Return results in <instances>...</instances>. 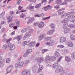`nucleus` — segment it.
Listing matches in <instances>:
<instances>
[{
    "mask_svg": "<svg viewBox=\"0 0 75 75\" xmlns=\"http://www.w3.org/2000/svg\"><path fill=\"white\" fill-rule=\"evenodd\" d=\"M63 58L62 56H61L57 60V62L54 63L53 65V67L55 69L56 73L58 74L59 72H61L63 71V68L61 66H59V64H58L59 62L61 61V59Z\"/></svg>",
    "mask_w": 75,
    "mask_h": 75,
    "instance_id": "obj_1",
    "label": "nucleus"
},
{
    "mask_svg": "<svg viewBox=\"0 0 75 75\" xmlns=\"http://www.w3.org/2000/svg\"><path fill=\"white\" fill-rule=\"evenodd\" d=\"M56 59V58L54 56H52L50 57L49 56H47L45 58V63H47L49 61H54Z\"/></svg>",
    "mask_w": 75,
    "mask_h": 75,
    "instance_id": "obj_2",
    "label": "nucleus"
},
{
    "mask_svg": "<svg viewBox=\"0 0 75 75\" xmlns=\"http://www.w3.org/2000/svg\"><path fill=\"white\" fill-rule=\"evenodd\" d=\"M24 62L23 61L17 62L15 66V68L17 69L18 67H19V68H23V67L24 65Z\"/></svg>",
    "mask_w": 75,
    "mask_h": 75,
    "instance_id": "obj_3",
    "label": "nucleus"
},
{
    "mask_svg": "<svg viewBox=\"0 0 75 75\" xmlns=\"http://www.w3.org/2000/svg\"><path fill=\"white\" fill-rule=\"evenodd\" d=\"M8 47L9 48V50L11 51L16 49V46L14 44H12L9 42L8 44Z\"/></svg>",
    "mask_w": 75,
    "mask_h": 75,
    "instance_id": "obj_4",
    "label": "nucleus"
},
{
    "mask_svg": "<svg viewBox=\"0 0 75 75\" xmlns=\"http://www.w3.org/2000/svg\"><path fill=\"white\" fill-rule=\"evenodd\" d=\"M75 13V11L70 12L68 13H65L64 14L62 15L61 16V18H64V17H66L69 15H70V14H73Z\"/></svg>",
    "mask_w": 75,
    "mask_h": 75,
    "instance_id": "obj_5",
    "label": "nucleus"
},
{
    "mask_svg": "<svg viewBox=\"0 0 75 75\" xmlns=\"http://www.w3.org/2000/svg\"><path fill=\"white\" fill-rule=\"evenodd\" d=\"M0 61H0V68H2L5 64V60L3 59V57H0Z\"/></svg>",
    "mask_w": 75,
    "mask_h": 75,
    "instance_id": "obj_6",
    "label": "nucleus"
},
{
    "mask_svg": "<svg viewBox=\"0 0 75 75\" xmlns=\"http://www.w3.org/2000/svg\"><path fill=\"white\" fill-rule=\"evenodd\" d=\"M67 41V38L64 37H62L60 39L59 42L60 43H64Z\"/></svg>",
    "mask_w": 75,
    "mask_h": 75,
    "instance_id": "obj_7",
    "label": "nucleus"
},
{
    "mask_svg": "<svg viewBox=\"0 0 75 75\" xmlns=\"http://www.w3.org/2000/svg\"><path fill=\"white\" fill-rule=\"evenodd\" d=\"M45 34H41L38 37V40L39 41H41L44 38H45Z\"/></svg>",
    "mask_w": 75,
    "mask_h": 75,
    "instance_id": "obj_8",
    "label": "nucleus"
},
{
    "mask_svg": "<svg viewBox=\"0 0 75 75\" xmlns=\"http://www.w3.org/2000/svg\"><path fill=\"white\" fill-rule=\"evenodd\" d=\"M71 31V28H65L64 29L63 32L64 34H66L68 33H69Z\"/></svg>",
    "mask_w": 75,
    "mask_h": 75,
    "instance_id": "obj_9",
    "label": "nucleus"
},
{
    "mask_svg": "<svg viewBox=\"0 0 75 75\" xmlns=\"http://www.w3.org/2000/svg\"><path fill=\"white\" fill-rule=\"evenodd\" d=\"M36 44V42L35 41H34L31 42H30V43L28 45L29 47H33V46H34Z\"/></svg>",
    "mask_w": 75,
    "mask_h": 75,
    "instance_id": "obj_10",
    "label": "nucleus"
},
{
    "mask_svg": "<svg viewBox=\"0 0 75 75\" xmlns=\"http://www.w3.org/2000/svg\"><path fill=\"white\" fill-rule=\"evenodd\" d=\"M54 32H55V29L48 30L47 31V34H48V35H52Z\"/></svg>",
    "mask_w": 75,
    "mask_h": 75,
    "instance_id": "obj_11",
    "label": "nucleus"
},
{
    "mask_svg": "<svg viewBox=\"0 0 75 75\" xmlns=\"http://www.w3.org/2000/svg\"><path fill=\"white\" fill-rule=\"evenodd\" d=\"M31 35L30 33L29 32H26L24 35V38L25 39H27V38H29V37H31Z\"/></svg>",
    "mask_w": 75,
    "mask_h": 75,
    "instance_id": "obj_12",
    "label": "nucleus"
},
{
    "mask_svg": "<svg viewBox=\"0 0 75 75\" xmlns=\"http://www.w3.org/2000/svg\"><path fill=\"white\" fill-rule=\"evenodd\" d=\"M38 67L37 66H33L32 68L33 72L35 73L37 70Z\"/></svg>",
    "mask_w": 75,
    "mask_h": 75,
    "instance_id": "obj_13",
    "label": "nucleus"
},
{
    "mask_svg": "<svg viewBox=\"0 0 75 75\" xmlns=\"http://www.w3.org/2000/svg\"><path fill=\"white\" fill-rule=\"evenodd\" d=\"M66 45L69 47H74V44L73 42H71L66 43Z\"/></svg>",
    "mask_w": 75,
    "mask_h": 75,
    "instance_id": "obj_14",
    "label": "nucleus"
},
{
    "mask_svg": "<svg viewBox=\"0 0 75 75\" xmlns=\"http://www.w3.org/2000/svg\"><path fill=\"white\" fill-rule=\"evenodd\" d=\"M44 60V59L42 57H40L37 58V61L39 63H41L42 62H43Z\"/></svg>",
    "mask_w": 75,
    "mask_h": 75,
    "instance_id": "obj_15",
    "label": "nucleus"
},
{
    "mask_svg": "<svg viewBox=\"0 0 75 75\" xmlns=\"http://www.w3.org/2000/svg\"><path fill=\"white\" fill-rule=\"evenodd\" d=\"M35 18H32L29 19L27 22V24H31V23H33L34 21Z\"/></svg>",
    "mask_w": 75,
    "mask_h": 75,
    "instance_id": "obj_16",
    "label": "nucleus"
},
{
    "mask_svg": "<svg viewBox=\"0 0 75 75\" xmlns=\"http://www.w3.org/2000/svg\"><path fill=\"white\" fill-rule=\"evenodd\" d=\"M13 66L12 65H11L9 66V67L6 69V71L7 72H11L13 69Z\"/></svg>",
    "mask_w": 75,
    "mask_h": 75,
    "instance_id": "obj_17",
    "label": "nucleus"
},
{
    "mask_svg": "<svg viewBox=\"0 0 75 75\" xmlns=\"http://www.w3.org/2000/svg\"><path fill=\"white\" fill-rule=\"evenodd\" d=\"M70 21L69 19L66 18H64L62 21V23H67L68 22H69Z\"/></svg>",
    "mask_w": 75,
    "mask_h": 75,
    "instance_id": "obj_18",
    "label": "nucleus"
},
{
    "mask_svg": "<svg viewBox=\"0 0 75 75\" xmlns=\"http://www.w3.org/2000/svg\"><path fill=\"white\" fill-rule=\"evenodd\" d=\"M5 14V11L3 12L0 15V18L4 20L5 19V17H4V16Z\"/></svg>",
    "mask_w": 75,
    "mask_h": 75,
    "instance_id": "obj_19",
    "label": "nucleus"
},
{
    "mask_svg": "<svg viewBox=\"0 0 75 75\" xmlns=\"http://www.w3.org/2000/svg\"><path fill=\"white\" fill-rule=\"evenodd\" d=\"M13 16L11 15L8 18V23H11V22H12L13 21Z\"/></svg>",
    "mask_w": 75,
    "mask_h": 75,
    "instance_id": "obj_20",
    "label": "nucleus"
},
{
    "mask_svg": "<svg viewBox=\"0 0 75 75\" xmlns=\"http://www.w3.org/2000/svg\"><path fill=\"white\" fill-rule=\"evenodd\" d=\"M12 40V39L11 38H10L9 39H7L6 38H4L3 39V42H5L6 41V43H8V42H10V41H11Z\"/></svg>",
    "mask_w": 75,
    "mask_h": 75,
    "instance_id": "obj_21",
    "label": "nucleus"
},
{
    "mask_svg": "<svg viewBox=\"0 0 75 75\" xmlns=\"http://www.w3.org/2000/svg\"><path fill=\"white\" fill-rule=\"evenodd\" d=\"M45 16V14L42 13L40 14H37L35 16V17H44Z\"/></svg>",
    "mask_w": 75,
    "mask_h": 75,
    "instance_id": "obj_22",
    "label": "nucleus"
},
{
    "mask_svg": "<svg viewBox=\"0 0 75 75\" xmlns=\"http://www.w3.org/2000/svg\"><path fill=\"white\" fill-rule=\"evenodd\" d=\"M43 68L42 67V65H40L39 66V68L38 71V73H40L42 71V69Z\"/></svg>",
    "mask_w": 75,
    "mask_h": 75,
    "instance_id": "obj_23",
    "label": "nucleus"
},
{
    "mask_svg": "<svg viewBox=\"0 0 75 75\" xmlns=\"http://www.w3.org/2000/svg\"><path fill=\"white\" fill-rule=\"evenodd\" d=\"M18 39V41H20V40L21 39V37L20 36H16L15 38L13 39V40H15Z\"/></svg>",
    "mask_w": 75,
    "mask_h": 75,
    "instance_id": "obj_24",
    "label": "nucleus"
},
{
    "mask_svg": "<svg viewBox=\"0 0 75 75\" xmlns=\"http://www.w3.org/2000/svg\"><path fill=\"white\" fill-rule=\"evenodd\" d=\"M44 25H45L44 23L42 22L39 24L38 27L39 28H42L44 26Z\"/></svg>",
    "mask_w": 75,
    "mask_h": 75,
    "instance_id": "obj_25",
    "label": "nucleus"
},
{
    "mask_svg": "<svg viewBox=\"0 0 75 75\" xmlns=\"http://www.w3.org/2000/svg\"><path fill=\"white\" fill-rule=\"evenodd\" d=\"M34 6H31V5H29L27 8L29 10H32V11H33L34 10Z\"/></svg>",
    "mask_w": 75,
    "mask_h": 75,
    "instance_id": "obj_26",
    "label": "nucleus"
},
{
    "mask_svg": "<svg viewBox=\"0 0 75 75\" xmlns=\"http://www.w3.org/2000/svg\"><path fill=\"white\" fill-rule=\"evenodd\" d=\"M69 27L72 28H75V25L74 24H70L68 25Z\"/></svg>",
    "mask_w": 75,
    "mask_h": 75,
    "instance_id": "obj_27",
    "label": "nucleus"
},
{
    "mask_svg": "<svg viewBox=\"0 0 75 75\" xmlns=\"http://www.w3.org/2000/svg\"><path fill=\"white\" fill-rule=\"evenodd\" d=\"M28 30V28H23L21 30V33H25V32H26L27 30Z\"/></svg>",
    "mask_w": 75,
    "mask_h": 75,
    "instance_id": "obj_28",
    "label": "nucleus"
},
{
    "mask_svg": "<svg viewBox=\"0 0 75 75\" xmlns=\"http://www.w3.org/2000/svg\"><path fill=\"white\" fill-rule=\"evenodd\" d=\"M50 26L52 29H54V28H55V25L54 23L51 24Z\"/></svg>",
    "mask_w": 75,
    "mask_h": 75,
    "instance_id": "obj_29",
    "label": "nucleus"
},
{
    "mask_svg": "<svg viewBox=\"0 0 75 75\" xmlns=\"http://www.w3.org/2000/svg\"><path fill=\"white\" fill-rule=\"evenodd\" d=\"M54 55L56 57H59V53L57 51H56L54 52Z\"/></svg>",
    "mask_w": 75,
    "mask_h": 75,
    "instance_id": "obj_30",
    "label": "nucleus"
},
{
    "mask_svg": "<svg viewBox=\"0 0 75 75\" xmlns=\"http://www.w3.org/2000/svg\"><path fill=\"white\" fill-rule=\"evenodd\" d=\"M62 52L64 54H67L68 52V50L66 49H64L62 50Z\"/></svg>",
    "mask_w": 75,
    "mask_h": 75,
    "instance_id": "obj_31",
    "label": "nucleus"
},
{
    "mask_svg": "<svg viewBox=\"0 0 75 75\" xmlns=\"http://www.w3.org/2000/svg\"><path fill=\"white\" fill-rule=\"evenodd\" d=\"M20 17L21 18H24V17H26V15H25V14L24 13H22L20 16Z\"/></svg>",
    "mask_w": 75,
    "mask_h": 75,
    "instance_id": "obj_32",
    "label": "nucleus"
},
{
    "mask_svg": "<svg viewBox=\"0 0 75 75\" xmlns=\"http://www.w3.org/2000/svg\"><path fill=\"white\" fill-rule=\"evenodd\" d=\"M50 44L51 46H52L54 45V41L53 40H50L49 41Z\"/></svg>",
    "mask_w": 75,
    "mask_h": 75,
    "instance_id": "obj_33",
    "label": "nucleus"
},
{
    "mask_svg": "<svg viewBox=\"0 0 75 75\" xmlns=\"http://www.w3.org/2000/svg\"><path fill=\"white\" fill-rule=\"evenodd\" d=\"M61 3V0H56V4H57L58 5L60 4Z\"/></svg>",
    "mask_w": 75,
    "mask_h": 75,
    "instance_id": "obj_34",
    "label": "nucleus"
},
{
    "mask_svg": "<svg viewBox=\"0 0 75 75\" xmlns=\"http://www.w3.org/2000/svg\"><path fill=\"white\" fill-rule=\"evenodd\" d=\"M65 59L67 61H68V62H69V61H71V58L69 57H68L67 56H66L65 57Z\"/></svg>",
    "mask_w": 75,
    "mask_h": 75,
    "instance_id": "obj_35",
    "label": "nucleus"
},
{
    "mask_svg": "<svg viewBox=\"0 0 75 75\" xmlns=\"http://www.w3.org/2000/svg\"><path fill=\"white\" fill-rule=\"evenodd\" d=\"M71 58L73 59H75V53L73 52L71 54Z\"/></svg>",
    "mask_w": 75,
    "mask_h": 75,
    "instance_id": "obj_36",
    "label": "nucleus"
},
{
    "mask_svg": "<svg viewBox=\"0 0 75 75\" xmlns=\"http://www.w3.org/2000/svg\"><path fill=\"white\" fill-rule=\"evenodd\" d=\"M70 38L72 40H74L75 41V35H71L70 36Z\"/></svg>",
    "mask_w": 75,
    "mask_h": 75,
    "instance_id": "obj_37",
    "label": "nucleus"
},
{
    "mask_svg": "<svg viewBox=\"0 0 75 75\" xmlns=\"http://www.w3.org/2000/svg\"><path fill=\"white\" fill-rule=\"evenodd\" d=\"M74 17H75V15H70L68 16V18H74Z\"/></svg>",
    "mask_w": 75,
    "mask_h": 75,
    "instance_id": "obj_38",
    "label": "nucleus"
},
{
    "mask_svg": "<svg viewBox=\"0 0 75 75\" xmlns=\"http://www.w3.org/2000/svg\"><path fill=\"white\" fill-rule=\"evenodd\" d=\"M11 62V59L10 58H7L6 59V63H8H8H10V62Z\"/></svg>",
    "mask_w": 75,
    "mask_h": 75,
    "instance_id": "obj_39",
    "label": "nucleus"
},
{
    "mask_svg": "<svg viewBox=\"0 0 75 75\" xmlns=\"http://www.w3.org/2000/svg\"><path fill=\"white\" fill-rule=\"evenodd\" d=\"M7 47H8V45H7L6 44L4 45L3 47V50H6Z\"/></svg>",
    "mask_w": 75,
    "mask_h": 75,
    "instance_id": "obj_40",
    "label": "nucleus"
},
{
    "mask_svg": "<svg viewBox=\"0 0 75 75\" xmlns=\"http://www.w3.org/2000/svg\"><path fill=\"white\" fill-rule=\"evenodd\" d=\"M30 54V53L28 52H26L25 53V54L23 55L24 57H27L28 56V55Z\"/></svg>",
    "mask_w": 75,
    "mask_h": 75,
    "instance_id": "obj_41",
    "label": "nucleus"
},
{
    "mask_svg": "<svg viewBox=\"0 0 75 75\" xmlns=\"http://www.w3.org/2000/svg\"><path fill=\"white\" fill-rule=\"evenodd\" d=\"M16 25L17 27H20V21H18L16 22Z\"/></svg>",
    "mask_w": 75,
    "mask_h": 75,
    "instance_id": "obj_42",
    "label": "nucleus"
},
{
    "mask_svg": "<svg viewBox=\"0 0 75 75\" xmlns=\"http://www.w3.org/2000/svg\"><path fill=\"white\" fill-rule=\"evenodd\" d=\"M28 32L30 33V34L33 33L34 32V30L33 29H30L29 30Z\"/></svg>",
    "mask_w": 75,
    "mask_h": 75,
    "instance_id": "obj_43",
    "label": "nucleus"
},
{
    "mask_svg": "<svg viewBox=\"0 0 75 75\" xmlns=\"http://www.w3.org/2000/svg\"><path fill=\"white\" fill-rule=\"evenodd\" d=\"M65 13V11H63L62 12L60 11L58 12V14L59 15H61L63 14L64 13Z\"/></svg>",
    "mask_w": 75,
    "mask_h": 75,
    "instance_id": "obj_44",
    "label": "nucleus"
},
{
    "mask_svg": "<svg viewBox=\"0 0 75 75\" xmlns=\"http://www.w3.org/2000/svg\"><path fill=\"white\" fill-rule=\"evenodd\" d=\"M29 62H30V60L28 59L25 60L24 62L25 64H26V65L28 64V63H29Z\"/></svg>",
    "mask_w": 75,
    "mask_h": 75,
    "instance_id": "obj_45",
    "label": "nucleus"
},
{
    "mask_svg": "<svg viewBox=\"0 0 75 75\" xmlns=\"http://www.w3.org/2000/svg\"><path fill=\"white\" fill-rule=\"evenodd\" d=\"M57 47L58 48H64V47H65L64 46L61 45H58Z\"/></svg>",
    "mask_w": 75,
    "mask_h": 75,
    "instance_id": "obj_46",
    "label": "nucleus"
},
{
    "mask_svg": "<svg viewBox=\"0 0 75 75\" xmlns=\"http://www.w3.org/2000/svg\"><path fill=\"white\" fill-rule=\"evenodd\" d=\"M48 51V50L47 49H43L42 54H44V53L45 52H47V51Z\"/></svg>",
    "mask_w": 75,
    "mask_h": 75,
    "instance_id": "obj_47",
    "label": "nucleus"
},
{
    "mask_svg": "<svg viewBox=\"0 0 75 75\" xmlns=\"http://www.w3.org/2000/svg\"><path fill=\"white\" fill-rule=\"evenodd\" d=\"M68 25H67V24H65H65H64L63 25V28H64V29H65V28H67L68 27Z\"/></svg>",
    "mask_w": 75,
    "mask_h": 75,
    "instance_id": "obj_48",
    "label": "nucleus"
},
{
    "mask_svg": "<svg viewBox=\"0 0 75 75\" xmlns=\"http://www.w3.org/2000/svg\"><path fill=\"white\" fill-rule=\"evenodd\" d=\"M47 63V65L48 66V67H52V64H51V63L48 62Z\"/></svg>",
    "mask_w": 75,
    "mask_h": 75,
    "instance_id": "obj_49",
    "label": "nucleus"
},
{
    "mask_svg": "<svg viewBox=\"0 0 75 75\" xmlns=\"http://www.w3.org/2000/svg\"><path fill=\"white\" fill-rule=\"evenodd\" d=\"M27 72V70L26 71H24L21 73V75H26V73Z\"/></svg>",
    "mask_w": 75,
    "mask_h": 75,
    "instance_id": "obj_50",
    "label": "nucleus"
},
{
    "mask_svg": "<svg viewBox=\"0 0 75 75\" xmlns=\"http://www.w3.org/2000/svg\"><path fill=\"white\" fill-rule=\"evenodd\" d=\"M41 6V4H37L36 6L35 7V8H39Z\"/></svg>",
    "mask_w": 75,
    "mask_h": 75,
    "instance_id": "obj_51",
    "label": "nucleus"
},
{
    "mask_svg": "<svg viewBox=\"0 0 75 75\" xmlns=\"http://www.w3.org/2000/svg\"><path fill=\"white\" fill-rule=\"evenodd\" d=\"M51 17V16H50L48 17H45L42 18V20L44 21L45 20H47V19H49Z\"/></svg>",
    "mask_w": 75,
    "mask_h": 75,
    "instance_id": "obj_52",
    "label": "nucleus"
},
{
    "mask_svg": "<svg viewBox=\"0 0 75 75\" xmlns=\"http://www.w3.org/2000/svg\"><path fill=\"white\" fill-rule=\"evenodd\" d=\"M65 75H74L72 72H70L69 73H66Z\"/></svg>",
    "mask_w": 75,
    "mask_h": 75,
    "instance_id": "obj_53",
    "label": "nucleus"
},
{
    "mask_svg": "<svg viewBox=\"0 0 75 75\" xmlns=\"http://www.w3.org/2000/svg\"><path fill=\"white\" fill-rule=\"evenodd\" d=\"M15 14V12L14 11H10V14L11 15H14Z\"/></svg>",
    "mask_w": 75,
    "mask_h": 75,
    "instance_id": "obj_54",
    "label": "nucleus"
},
{
    "mask_svg": "<svg viewBox=\"0 0 75 75\" xmlns=\"http://www.w3.org/2000/svg\"><path fill=\"white\" fill-rule=\"evenodd\" d=\"M31 74V72L29 71H26V75H30Z\"/></svg>",
    "mask_w": 75,
    "mask_h": 75,
    "instance_id": "obj_55",
    "label": "nucleus"
},
{
    "mask_svg": "<svg viewBox=\"0 0 75 75\" xmlns=\"http://www.w3.org/2000/svg\"><path fill=\"white\" fill-rule=\"evenodd\" d=\"M27 44V41H25L23 42L22 43V45L23 46H25Z\"/></svg>",
    "mask_w": 75,
    "mask_h": 75,
    "instance_id": "obj_56",
    "label": "nucleus"
},
{
    "mask_svg": "<svg viewBox=\"0 0 75 75\" xmlns=\"http://www.w3.org/2000/svg\"><path fill=\"white\" fill-rule=\"evenodd\" d=\"M39 24H40V23H38L35 22L34 23L33 25L35 26H37V25H39Z\"/></svg>",
    "mask_w": 75,
    "mask_h": 75,
    "instance_id": "obj_57",
    "label": "nucleus"
},
{
    "mask_svg": "<svg viewBox=\"0 0 75 75\" xmlns=\"http://www.w3.org/2000/svg\"><path fill=\"white\" fill-rule=\"evenodd\" d=\"M51 38H52L51 37H48L45 38V39H46V40H47V41H48L50 40H51Z\"/></svg>",
    "mask_w": 75,
    "mask_h": 75,
    "instance_id": "obj_58",
    "label": "nucleus"
},
{
    "mask_svg": "<svg viewBox=\"0 0 75 75\" xmlns=\"http://www.w3.org/2000/svg\"><path fill=\"white\" fill-rule=\"evenodd\" d=\"M33 51V50L32 49H29L27 50V52H28L30 53V52H31Z\"/></svg>",
    "mask_w": 75,
    "mask_h": 75,
    "instance_id": "obj_59",
    "label": "nucleus"
},
{
    "mask_svg": "<svg viewBox=\"0 0 75 75\" xmlns=\"http://www.w3.org/2000/svg\"><path fill=\"white\" fill-rule=\"evenodd\" d=\"M5 30H6L5 28H2L1 31V33H3V32H4V31H5Z\"/></svg>",
    "mask_w": 75,
    "mask_h": 75,
    "instance_id": "obj_60",
    "label": "nucleus"
},
{
    "mask_svg": "<svg viewBox=\"0 0 75 75\" xmlns=\"http://www.w3.org/2000/svg\"><path fill=\"white\" fill-rule=\"evenodd\" d=\"M45 44L47 45H49V46H51V45L50 44V41L48 42H47L45 43Z\"/></svg>",
    "mask_w": 75,
    "mask_h": 75,
    "instance_id": "obj_61",
    "label": "nucleus"
},
{
    "mask_svg": "<svg viewBox=\"0 0 75 75\" xmlns=\"http://www.w3.org/2000/svg\"><path fill=\"white\" fill-rule=\"evenodd\" d=\"M4 24H6V22L4 21H2L1 22L0 25H3Z\"/></svg>",
    "mask_w": 75,
    "mask_h": 75,
    "instance_id": "obj_62",
    "label": "nucleus"
},
{
    "mask_svg": "<svg viewBox=\"0 0 75 75\" xmlns=\"http://www.w3.org/2000/svg\"><path fill=\"white\" fill-rule=\"evenodd\" d=\"M46 7H47V9H49V10L51 9V7L50 5H48Z\"/></svg>",
    "mask_w": 75,
    "mask_h": 75,
    "instance_id": "obj_63",
    "label": "nucleus"
},
{
    "mask_svg": "<svg viewBox=\"0 0 75 75\" xmlns=\"http://www.w3.org/2000/svg\"><path fill=\"white\" fill-rule=\"evenodd\" d=\"M71 22H73L74 24H75V19H72L70 21Z\"/></svg>",
    "mask_w": 75,
    "mask_h": 75,
    "instance_id": "obj_64",
    "label": "nucleus"
}]
</instances>
